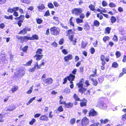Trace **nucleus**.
Returning a JSON list of instances; mask_svg holds the SVG:
<instances>
[{"mask_svg": "<svg viewBox=\"0 0 126 126\" xmlns=\"http://www.w3.org/2000/svg\"><path fill=\"white\" fill-rule=\"evenodd\" d=\"M15 108V107H12V108H8L7 109L6 111L8 112L9 111H12L14 110Z\"/></svg>", "mask_w": 126, "mask_h": 126, "instance_id": "obj_42", "label": "nucleus"}, {"mask_svg": "<svg viewBox=\"0 0 126 126\" xmlns=\"http://www.w3.org/2000/svg\"><path fill=\"white\" fill-rule=\"evenodd\" d=\"M97 16L98 17H99V19L100 20L102 19L103 18V16L101 15H100L99 14H97Z\"/></svg>", "mask_w": 126, "mask_h": 126, "instance_id": "obj_52", "label": "nucleus"}, {"mask_svg": "<svg viewBox=\"0 0 126 126\" xmlns=\"http://www.w3.org/2000/svg\"><path fill=\"white\" fill-rule=\"evenodd\" d=\"M42 50L41 49H39L36 52V54L38 55H41Z\"/></svg>", "mask_w": 126, "mask_h": 126, "instance_id": "obj_26", "label": "nucleus"}, {"mask_svg": "<svg viewBox=\"0 0 126 126\" xmlns=\"http://www.w3.org/2000/svg\"><path fill=\"white\" fill-rule=\"evenodd\" d=\"M41 115L40 113H36L34 115V117L35 118H37L39 117Z\"/></svg>", "mask_w": 126, "mask_h": 126, "instance_id": "obj_58", "label": "nucleus"}, {"mask_svg": "<svg viewBox=\"0 0 126 126\" xmlns=\"http://www.w3.org/2000/svg\"><path fill=\"white\" fill-rule=\"evenodd\" d=\"M123 58V61L124 62H126V56L125 55H124Z\"/></svg>", "mask_w": 126, "mask_h": 126, "instance_id": "obj_64", "label": "nucleus"}, {"mask_svg": "<svg viewBox=\"0 0 126 126\" xmlns=\"http://www.w3.org/2000/svg\"><path fill=\"white\" fill-rule=\"evenodd\" d=\"M107 99L103 97H100L98 99V101L100 102H106Z\"/></svg>", "mask_w": 126, "mask_h": 126, "instance_id": "obj_21", "label": "nucleus"}, {"mask_svg": "<svg viewBox=\"0 0 126 126\" xmlns=\"http://www.w3.org/2000/svg\"><path fill=\"white\" fill-rule=\"evenodd\" d=\"M38 8L39 11H41L45 7L43 5H42L41 6H38Z\"/></svg>", "mask_w": 126, "mask_h": 126, "instance_id": "obj_33", "label": "nucleus"}, {"mask_svg": "<svg viewBox=\"0 0 126 126\" xmlns=\"http://www.w3.org/2000/svg\"><path fill=\"white\" fill-rule=\"evenodd\" d=\"M75 120L74 118L71 119L70 121V124L72 125H73L75 123Z\"/></svg>", "mask_w": 126, "mask_h": 126, "instance_id": "obj_36", "label": "nucleus"}, {"mask_svg": "<svg viewBox=\"0 0 126 126\" xmlns=\"http://www.w3.org/2000/svg\"><path fill=\"white\" fill-rule=\"evenodd\" d=\"M115 54L117 58H119L121 55L120 52L119 51H117L115 53Z\"/></svg>", "mask_w": 126, "mask_h": 126, "instance_id": "obj_37", "label": "nucleus"}, {"mask_svg": "<svg viewBox=\"0 0 126 126\" xmlns=\"http://www.w3.org/2000/svg\"><path fill=\"white\" fill-rule=\"evenodd\" d=\"M40 119L42 121H47L48 120V118L47 116L45 115H43L40 117Z\"/></svg>", "mask_w": 126, "mask_h": 126, "instance_id": "obj_12", "label": "nucleus"}, {"mask_svg": "<svg viewBox=\"0 0 126 126\" xmlns=\"http://www.w3.org/2000/svg\"><path fill=\"white\" fill-rule=\"evenodd\" d=\"M72 55L69 54L66 56L65 57L64 59L65 61L67 62L69 60L72 59Z\"/></svg>", "mask_w": 126, "mask_h": 126, "instance_id": "obj_9", "label": "nucleus"}, {"mask_svg": "<svg viewBox=\"0 0 126 126\" xmlns=\"http://www.w3.org/2000/svg\"><path fill=\"white\" fill-rule=\"evenodd\" d=\"M93 72H94V74L92 75H90V76L89 77V79H91L92 81L94 80V79L92 78V77H94V76L96 74V69H95V71H93Z\"/></svg>", "mask_w": 126, "mask_h": 126, "instance_id": "obj_20", "label": "nucleus"}, {"mask_svg": "<svg viewBox=\"0 0 126 126\" xmlns=\"http://www.w3.org/2000/svg\"><path fill=\"white\" fill-rule=\"evenodd\" d=\"M34 67H35L36 68L37 67V68L38 69H39L40 68V66H39V65H38V64L37 63H36L35 64Z\"/></svg>", "mask_w": 126, "mask_h": 126, "instance_id": "obj_56", "label": "nucleus"}, {"mask_svg": "<svg viewBox=\"0 0 126 126\" xmlns=\"http://www.w3.org/2000/svg\"><path fill=\"white\" fill-rule=\"evenodd\" d=\"M44 84V85L47 86L49 84H52L53 82V80L51 78H48L43 80Z\"/></svg>", "mask_w": 126, "mask_h": 126, "instance_id": "obj_5", "label": "nucleus"}, {"mask_svg": "<svg viewBox=\"0 0 126 126\" xmlns=\"http://www.w3.org/2000/svg\"><path fill=\"white\" fill-rule=\"evenodd\" d=\"M20 40L21 41V43H23L24 42H27L28 40L29 39V37H27L26 36L24 37L21 36Z\"/></svg>", "mask_w": 126, "mask_h": 126, "instance_id": "obj_10", "label": "nucleus"}, {"mask_svg": "<svg viewBox=\"0 0 126 126\" xmlns=\"http://www.w3.org/2000/svg\"><path fill=\"white\" fill-rule=\"evenodd\" d=\"M50 31L51 34L55 35H57L59 33V30L55 27L51 28Z\"/></svg>", "mask_w": 126, "mask_h": 126, "instance_id": "obj_1", "label": "nucleus"}, {"mask_svg": "<svg viewBox=\"0 0 126 126\" xmlns=\"http://www.w3.org/2000/svg\"><path fill=\"white\" fill-rule=\"evenodd\" d=\"M90 50H91V53L92 54H93L95 52V49L93 47H92L91 48Z\"/></svg>", "mask_w": 126, "mask_h": 126, "instance_id": "obj_55", "label": "nucleus"}, {"mask_svg": "<svg viewBox=\"0 0 126 126\" xmlns=\"http://www.w3.org/2000/svg\"><path fill=\"white\" fill-rule=\"evenodd\" d=\"M77 85L78 87L80 88L79 89V92L83 94L84 93L85 91H86L87 89L83 87V85L82 83H79L77 84Z\"/></svg>", "mask_w": 126, "mask_h": 126, "instance_id": "obj_2", "label": "nucleus"}, {"mask_svg": "<svg viewBox=\"0 0 126 126\" xmlns=\"http://www.w3.org/2000/svg\"><path fill=\"white\" fill-rule=\"evenodd\" d=\"M38 39V37L36 34L33 35L31 37H29V39L31 40H33L34 39L37 40Z\"/></svg>", "mask_w": 126, "mask_h": 126, "instance_id": "obj_13", "label": "nucleus"}, {"mask_svg": "<svg viewBox=\"0 0 126 126\" xmlns=\"http://www.w3.org/2000/svg\"><path fill=\"white\" fill-rule=\"evenodd\" d=\"M65 106L67 108L71 107L72 106V104L71 103H64Z\"/></svg>", "mask_w": 126, "mask_h": 126, "instance_id": "obj_24", "label": "nucleus"}, {"mask_svg": "<svg viewBox=\"0 0 126 126\" xmlns=\"http://www.w3.org/2000/svg\"><path fill=\"white\" fill-rule=\"evenodd\" d=\"M110 38L108 36H105L103 38V40L104 42H106L107 41H108L109 40Z\"/></svg>", "mask_w": 126, "mask_h": 126, "instance_id": "obj_32", "label": "nucleus"}, {"mask_svg": "<svg viewBox=\"0 0 126 126\" xmlns=\"http://www.w3.org/2000/svg\"><path fill=\"white\" fill-rule=\"evenodd\" d=\"M100 23L97 20H95L94 22V25L96 27H98Z\"/></svg>", "mask_w": 126, "mask_h": 126, "instance_id": "obj_25", "label": "nucleus"}, {"mask_svg": "<svg viewBox=\"0 0 126 126\" xmlns=\"http://www.w3.org/2000/svg\"><path fill=\"white\" fill-rule=\"evenodd\" d=\"M70 91V90L68 88H66L64 91V92L66 93H69Z\"/></svg>", "mask_w": 126, "mask_h": 126, "instance_id": "obj_49", "label": "nucleus"}, {"mask_svg": "<svg viewBox=\"0 0 126 126\" xmlns=\"http://www.w3.org/2000/svg\"><path fill=\"white\" fill-rule=\"evenodd\" d=\"M13 11L14 12H16V11H18L19 10V8L18 7H14L13 8Z\"/></svg>", "mask_w": 126, "mask_h": 126, "instance_id": "obj_62", "label": "nucleus"}, {"mask_svg": "<svg viewBox=\"0 0 126 126\" xmlns=\"http://www.w3.org/2000/svg\"><path fill=\"white\" fill-rule=\"evenodd\" d=\"M43 55H38L35 54L34 57H36V60H39L41 59L43 57Z\"/></svg>", "mask_w": 126, "mask_h": 126, "instance_id": "obj_14", "label": "nucleus"}, {"mask_svg": "<svg viewBox=\"0 0 126 126\" xmlns=\"http://www.w3.org/2000/svg\"><path fill=\"white\" fill-rule=\"evenodd\" d=\"M50 14L49 13V11L48 10L45 13L44 16H48L50 15Z\"/></svg>", "mask_w": 126, "mask_h": 126, "instance_id": "obj_51", "label": "nucleus"}, {"mask_svg": "<svg viewBox=\"0 0 126 126\" xmlns=\"http://www.w3.org/2000/svg\"><path fill=\"white\" fill-rule=\"evenodd\" d=\"M73 97L75 100L77 101H78L79 100V98L76 94H74L73 95Z\"/></svg>", "mask_w": 126, "mask_h": 126, "instance_id": "obj_34", "label": "nucleus"}, {"mask_svg": "<svg viewBox=\"0 0 126 126\" xmlns=\"http://www.w3.org/2000/svg\"><path fill=\"white\" fill-rule=\"evenodd\" d=\"M109 6L111 7H116V5L113 2H110L109 4Z\"/></svg>", "mask_w": 126, "mask_h": 126, "instance_id": "obj_30", "label": "nucleus"}, {"mask_svg": "<svg viewBox=\"0 0 126 126\" xmlns=\"http://www.w3.org/2000/svg\"><path fill=\"white\" fill-rule=\"evenodd\" d=\"M27 33V31H26V29L25 28L23 30H21L19 33L21 34H24Z\"/></svg>", "mask_w": 126, "mask_h": 126, "instance_id": "obj_29", "label": "nucleus"}, {"mask_svg": "<svg viewBox=\"0 0 126 126\" xmlns=\"http://www.w3.org/2000/svg\"><path fill=\"white\" fill-rule=\"evenodd\" d=\"M121 119L123 121L126 120V113L122 116H121Z\"/></svg>", "mask_w": 126, "mask_h": 126, "instance_id": "obj_40", "label": "nucleus"}, {"mask_svg": "<svg viewBox=\"0 0 126 126\" xmlns=\"http://www.w3.org/2000/svg\"><path fill=\"white\" fill-rule=\"evenodd\" d=\"M36 20L38 24H40L43 21L42 20L39 18L36 19Z\"/></svg>", "mask_w": 126, "mask_h": 126, "instance_id": "obj_43", "label": "nucleus"}, {"mask_svg": "<svg viewBox=\"0 0 126 126\" xmlns=\"http://www.w3.org/2000/svg\"><path fill=\"white\" fill-rule=\"evenodd\" d=\"M87 44V43L86 42H84L83 41H82L81 44V46L82 48H84Z\"/></svg>", "mask_w": 126, "mask_h": 126, "instance_id": "obj_18", "label": "nucleus"}, {"mask_svg": "<svg viewBox=\"0 0 126 126\" xmlns=\"http://www.w3.org/2000/svg\"><path fill=\"white\" fill-rule=\"evenodd\" d=\"M113 40L114 41L116 42L117 41L118 38L117 36L116 35H114L113 38Z\"/></svg>", "mask_w": 126, "mask_h": 126, "instance_id": "obj_57", "label": "nucleus"}, {"mask_svg": "<svg viewBox=\"0 0 126 126\" xmlns=\"http://www.w3.org/2000/svg\"><path fill=\"white\" fill-rule=\"evenodd\" d=\"M53 4L54 6L56 7H58L59 5V4L56 1L54 2Z\"/></svg>", "mask_w": 126, "mask_h": 126, "instance_id": "obj_60", "label": "nucleus"}, {"mask_svg": "<svg viewBox=\"0 0 126 126\" xmlns=\"http://www.w3.org/2000/svg\"><path fill=\"white\" fill-rule=\"evenodd\" d=\"M105 105V104H103V103H98L97 106L103 109L105 108L104 106Z\"/></svg>", "mask_w": 126, "mask_h": 126, "instance_id": "obj_16", "label": "nucleus"}, {"mask_svg": "<svg viewBox=\"0 0 126 126\" xmlns=\"http://www.w3.org/2000/svg\"><path fill=\"white\" fill-rule=\"evenodd\" d=\"M73 35H70L69 36V38L70 40L71 41H73Z\"/></svg>", "mask_w": 126, "mask_h": 126, "instance_id": "obj_61", "label": "nucleus"}, {"mask_svg": "<svg viewBox=\"0 0 126 126\" xmlns=\"http://www.w3.org/2000/svg\"><path fill=\"white\" fill-rule=\"evenodd\" d=\"M4 17L6 19L8 20H13V17L12 15H10L9 16H7L5 15L4 16Z\"/></svg>", "mask_w": 126, "mask_h": 126, "instance_id": "obj_22", "label": "nucleus"}, {"mask_svg": "<svg viewBox=\"0 0 126 126\" xmlns=\"http://www.w3.org/2000/svg\"><path fill=\"white\" fill-rule=\"evenodd\" d=\"M100 121L101 123L106 124L109 121V120L108 119H105L104 120L101 119L100 120Z\"/></svg>", "mask_w": 126, "mask_h": 126, "instance_id": "obj_28", "label": "nucleus"}, {"mask_svg": "<svg viewBox=\"0 0 126 126\" xmlns=\"http://www.w3.org/2000/svg\"><path fill=\"white\" fill-rule=\"evenodd\" d=\"M118 10L120 12H123V8L121 7H119L118 8Z\"/></svg>", "mask_w": 126, "mask_h": 126, "instance_id": "obj_63", "label": "nucleus"}, {"mask_svg": "<svg viewBox=\"0 0 126 126\" xmlns=\"http://www.w3.org/2000/svg\"><path fill=\"white\" fill-rule=\"evenodd\" d=\"M63 38L61 39L59 41V44L60 45H62L63 43Z\"/></svg>", "mask_w": 126, "mask_h": 126, "instance_id": "obj_59", "label": "nucleus"}, {"mask_svg": "<svg viewBox=\"0 0 126 126\" xmlns=\"http://www.w3.org/2000/svg\"><path fill=\"white\" fill-rule=\"evenodd\" d=\"M57 110V111L56 112L57 113H58V111H59L60 112L63 111V109L62 106H60L58 107Z\"/></svg>", "mask_w": 126, "mask_h": 126, "instance_id": "obj_27", "label": "nucleus"}, {"mask_svg": "<svg viewBox=\"0 0 126 126\" xmlns=\"http://www.w3.org/2000/svg\"><path fill=\"white\" fill-rule=\"evenodd\" d=\"M36 121V120L35 119H33L31 121L29 122V124L31 125H32Z\"/></svg>", "mask_w": 126, "mask_h": 126, "instance_id": "obj_44", "label": "nucleus"}, {"mask_svg": "<svg viewBox=\"0 0 126 126\" xmlns=\"http://www.w3.org/2000/svg\"><path fill=\"white\" fill-rule=\"evenodd\" d=\"M48 6V7L50 8H53L54 7L53 5L51 3H49Z\"/></svg>", "mask_w": 126, "mask_h": 126, "instance_id": "obj_46", "label": "nucleus"}, {"mask_svg": "<svg viewBox=\"0 0 126 126\" xmlns=\"http://www.w3.org/2000/svg\"><path fill=\"white\" fill-rule=\"evenodd\" d=\"M18 88V87L17 86H13L11 89V90L12 91L13 93L16 91Z\"/></svg>", "mask_w": 126, "mask_h": 126, "instance_id": "obj_23", "label": "nucleus"}, {"mask_svg": "<svg viewBox=\"0 0 126 126\" xmlns=\"http://www.w3.org/2000/svg\"><path fill=\"white\" fill-rule=\"evenodd\" d=\"M89 7L91 10L95 12L96 9H95V6L94 5L91 4L89 6Z\"/></svg>", "mask_w": 126, "mask_h": 126, "instance_id": "obj_17", "label": "nucleus"}, {"mask_svg": "<svg viewBox=\"0 0 126 126\" xmlns=\"http://www.w3.org/2000/svg\"><path fill=\"white\" fill-rule=\"evenodd\" d=\"M33 87V86L32 85L30 88V89L27 92V94H30L32 92Z\"/></svg>", "mask_w": 126, "mask_h": 126, "instance_id": "obj_45", "label": "nucleus"}, {"mask_svg": "<svg viewBox=\"0 0 126 126\" xmlns=\"http://www.w3.org/2000/svg\"><path fill=\"white\" fill-rule=\"evenodd\" d=\"M102 4L103 6H106L107 5V3L106 1H103L102 2Z\"/></svg>", "mask_w": 126, "mask_h": 126, "instance_id": "obj_47", "label": "nucleus"}, {"mask_svg": "<svg viewBox=\"0 0 126 126\" xmlns=\"http://www.w3.org/2000/svg\"><path fill=\"white\" fill-rule=\"evenodd\" d=\"M118 66L117 63L115 62L112 65V67H117Z\"/></svg>", "mask_w": 126, "mask_h": 126, "instance_id": "obj_48", "label": "nucleus"}, {"mask_svg": "<svg viewBox=\"0 0 126 126\" xmlns=\"http://www.w3.org/2000/svg\"><path fill=\"white\" fill-rule=\"evenodd\" d=\"M62 53L65 55H66L68 53V51H67V50L65 49H63L62 50Z\"/></svg>", "mask_w": 126, "mask_h": 126, "instance_id": "obj_39", "label": "nucleus"}, {"mask_svg": "<svg viewBox=\"0 0 126 126\" xmlns=\"http://www.w3.org/2000/svg\"><path fill=\"white\" fill-rule=\"evenodd\" d=\"M89 116H94L97 115V112L93 109H92L89 112Z\"/></svg>", "mask_w": 126, "mask_h": 126, "instance_id": "obj_8", "label": "nucleus"}, {"mask_svg": "<svg viewBox=\"0 0 126 126\" xmlns=\"http://www.w3.org/2000/svg\"><path fill=\"white\" fill-rule=\"evenodd\" d=\"M25 72L23 69H21L16 72L15 75L16 77H19L23 76L25 74Z\"/></svg>", "mask_w": 126, "mask_h": 126, "instance_id": "obj_3", "label": "nucleus"}, {"mask_svg": "<svg viewBox=\"0 0 126 126\" xmlns=\"http://www.w3.org/2000/svg\"><path fill=\"white\" fill-rule=\"evenodd\" d=\"M7 12L9 13H13L14 12V11H13V8L11 9L10 8H9L7 11Z\"/></svg>", "mask_w": 126, "mask_h": 126, "instance_id": "obj_50", "label": "nucleus"}, {"mask_svg": "<svg viewBox=\"0 0 126 126\" xmlns=\"http://www.w3.org/2000/svg\"><path fill=\"white\" fill-rule=\"evenodd\" d=\"M111 30V28L107 27L106 28L105 30V33L106 34L110 33V31Z\"/></svg>", "mask_w": 126, "mask_h": 126, "instance_id": "obj_19", "label": "nucleus"}, {"mask_svg": "<svg viewBox=\"0 0 126 126\" xmlns=\"http://www.w3.org/2000/svg\"><path fill=\"white\" fill-rule=\"evenodd\" d=\"M32 60H31L30 61H29L25 65L26 66H30L31 65V64L32 62Z\"/></svg>", "mask_w": 126, "mask_h": 126, "instance_id": "obj_41", "label": "nucleus"}, {"mask_svg": "<svg viewBox=\"0 0 126 126\" xmlns=\"http://www.w3.org/2000/svg\"><path fill=\"white\" fill-rule=\"evenodd\" d=\"M75 76L72 74H70L69 76L67 77L68 79L71 81H72L74 80Z\"/></svg>", "mask_w": 126, "mask_h": 126, "instance_id": "obj_11", "label": "nucleus"}, {"mask_svg": "<svg viewBox=\"0 0 126 126\" xmlns=\"http://www.w3.org/2000/svg\"><path fill=\"white\" fill-rule=\"evenodd\" d=\"M99 124V123L98 122H97L91 124L89 126H98Z\"/></svg>", "mask_w": 126, "mask_h": 126, "instance_id": "obj_53", "label": "nucleus"}, {"mask_svg": "<svg viewBox=\"0 0 126 126\" xmlns=\"http://www.w3.org/2000/svg\"><path fill=\"white\" fill-rule=\"evenodd\" d=\"M23 2L24 3L27 4H29L30 3V1L29 0H23Z\"/></svg>", "mask_w": 126, "mask_h": 126, "instance_id": "obj_54", "label": "nucleus"}, {"mask_svg": "<svg viewBox=\"0 0 126 126\" xmlns=\"http://www.w3.org/2000/svg\"><path fill=\"white\" fill-rule=\"evenodd\" d=\"M76 21L77 23H82L83 21V20L82 19H80L79 18H77Z\"/></svg>", "mask_w": 126, "mask_h": 126, "instance_id": "obj_35", "label": "nucleus"}, {"mask_svg": "<svg viewBox=\"0 0 126 126\" xmlns=\"http://www.w3.org/2000/svg\"><path fill=\"white\" fill-rule=\"evenodd\" d=\"M82 12V10L81 8H75L72 11V13L76 15H79Z\"/></svg>", "mask_w": 126, "mask_h": 126, "instance_id": "obj_4", "label": "nucleus"}, {"mask_svg": "<svg viewBox=\"0 0 126 126\" xmlns=\"http://www.w3.org/2000/svg\"><path fill=\"white\" fill-rule=\"evenodd\" d=\"M6 60V58L5 55L2 54L0 56V63L3 64L5 63Z\"/></svg>", "mask_w": 126, "mask_h": 126, "instance_id": "obj_7", "label": "nucleus"}, {"mask_svg": "<svg viewBox=\"0 0 126 126\" xmlns=\"http://www.w3.org/2000/svg\"><path fill=\"white\" fill-rule=\"evenodd\" d=\"M28 48V46H26L23 48L22 50L24 52H25L27 51Z\"/></svg>", "mask_w": 126, "mask_h": 126, "instance_id": "obj_38", "label": "nucleus"}, {"mask_svg": "<svg viewBox=\"0 0 126 126\" xmlns=\"http://www.w3.org/2000/svg\"><path fill=\"white\" fill-rule=\"evenodd\" d=\"M82 125L83 126H86L88 124L89 121L88 119L86 117L83 118L82 120Z\"/></svg>", "mask_w": 126, "mask_h": 126, "instance_id": "obj_6", "label": "nucleus"}, {"mask_svg": "<svg viewBox=\"0 0 126 126\" xmlns=\"http://www.w3.org/2000/svg\"><path fill=\"white\" fill-rule=\"evenodd\" d=\"M111 22L112 23H114L116 21V18L113 16H112L110 18Z\"/></svg>", "mask_w": 126, "mask_h": 126, "instance_id": "obj_31", "label": "nucleus"}, {"mask_svg": "<svg viewBox=\"0 0 126 126\" xmlns=\"http://www.w3.org/2000/svg\"><path fill=\"white\" fill-rule=\"evenodd\" d=\"M74 18V17H71L69 21V22L71 26H73V27H74V23L73 22V19Z\"/></svg>", "mask_w": 126, "mask_h": 126, "instance_id": "obj_15", "label": "nucleus"}]
</instances>
